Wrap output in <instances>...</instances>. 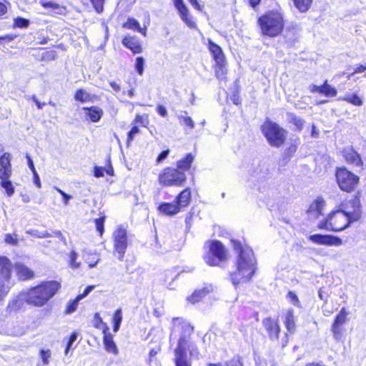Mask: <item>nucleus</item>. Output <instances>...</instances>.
Returning a JSON list of instances; mask_svg holds the SVG:
<instances>
[{
    "mask_svg": "<svg viewBox=\"0 0 366 366\" xmlns=\"http://www.w3.org/2000/svg\"><path fill=\"white\" fill-rule=\"evenodd\" d=\"M347 313L345 308H342L340 313L336 316L332 327V332L336 340H340L342 336V327L346 322Z\"/></svg>",
    "mask_w": 366,
    "mask_h": 366,
    "instance_id": "nucleus-14",
    "label": "nucleus"
},
{
    "mask_svg": "<svg viewBox=\"0 0 366 366\" xmlns=\"http://www.w3.org/2000/svg\"><path fill=\"white\" fill-rule=\"evenodd\" d=\"M284 322L288 332L291 333L294 332L295 330V321L294 312L292 310H287L285 315V320Z\"/></svg>",
    "mask_w": 366,
    "mask_h": 366,
    "instance_id": "nucleus-34",
    "label": "nucleus"
},
{
    "mask_svg": "<svg viewBox=\"0 0 366 366\" xmlns=\"http://www.w3.org/2000/svg\"><path fill=\"white\" fill-rule=\"evenodd\" d=\"M227 65L226 60L221 63H216L215 66V75L216 77L220 80L224 81L226 79L227 74Z\"/></svg>",
    "mask_w": 366,
    "mask_h": 366,
    "instance_id": "nucleus-35",
    "label": "nucleus"
},
{
    "mask_svg": "<svg viewBox=\"0 0 366 366\" xmlns=\"http://www.w3.org/2000/svg\"><path fill=\"white\" fill-rule=\"evenodd\" d=\"M57 54L55 51H46L42 54V59L46 61L54 60L56 57Z\"/></svg>",
    "mask_w": 366,
    "mask_h": 366,
    "instance_id": "nucleus-51",
    "label": "nucleus"
},
{
    "mask_svg": "<svg viewBox=\"0 0 366 366\" xmlns=\"http://www.w3.org/2000/svg\"><path fill=\"white\" fill-rule=\"evenodd\" d=\"M309 240L317 244L338 247L342 244V240L335 236L315 234L310 235Z\"/></svg>",
    "mask_w": 366,
    "mask_h": 366,
    "instance_id": "nucleus-13",
    "label": "nucleus"
},
{
    "mask_svg": "<svg viewBox=\"0 0 366 366\" xmlns=\"http://www.w3.org/2000/svg\"><path fill=\"white\" fill-rule=\"evenodd\" d=\"M26 232L36 238H47L52 236L46 231H39L37 229H29Z\"/></svg>",
    "mask_w": 366,
    "mask_h": 366,
    "instance_id": "nucleus-45",
    "label": "nucleus"
},
{
    "mask_svg": "<svg viewBox=\"0 0 366 366\" xmlns=\"http://www.w3.org/2000/svg\"><path fill=\"white\" fill-rule=\"evenodd\" d=\"M169 153V149H167V150H165V151L162 152L159 154V156H158V157H157V163H160V162H162L163 160H164V159L167 157V156H168Z\"/></svg>",
    "mask_w": 366,
    "mask_h": 366,
    "instance_id": "nucleus-61",
    "label": "nucleus"
},
{
    "mask_svg": "<svg viewBox=\"0 0 366 366\" xmlns=\"http://www.w3.org/2000/svg\"><path fill=\"white\" fill-rule=\"evenodd\" d=\"M39 3L44 8L49 9L52 14H64L66 11L65 6L51 1L41 0Z\"/></svg>",
    "mask_w": 366,
    "mask_h": 366,
    "instance_id": "nucleus-23",
    "label": "nucleus"
},
{
    "mask_svg": "<svg viewBox=\"0 0 366 366\" xmlns=\"http://www.w3.org/2000/svg\"><path fill=\"white\" fill-rule=\"evenodd\" d=\"M77 254L72 251L70 254V265L73 268H77L79 266V263L76 262Z\"/></svg>",
    "mask_w": 366,
    "mask_h": 366,
    "instance_id": "nucleus-55",
    "label": "nucleus"
},
{
    "mask_svg": "<svg viewBox=\"0 0 366 366\" xmlns=\"http://www.w3.org/2000/svg\"><path fill=\"white\" fill-rule=\"evenodd\" d=\"M104 217H102L94 219L97 231L99 233L100 236H102L104 233Z\"/></svg>",
    "mask_w": 366,
    "mask_h": 366,
    "instance_id": "nucleus-46",
    "label": "nucleus"
},
{
    "mask_svg": "<svg viewBox=\"0 0 366 366\" xmlns=\"http://www.w3.org/2000/svg\"><path fill=\"white\" fill-rule=\"evenodd\" d=\"M194 157L192 154H188L184 158L177 162V168L183 171L188 170L193 162Z\"/></svg>",
    "mask_w": 366,
    "mask_h": 366,
    "instance_id": "nucleus-37",
    "label": "nucleus"
},
{
    "mask_svg": "<svg viewBox=\"0 0 366 366\" xmlns=\"http://www.w3.org/2000/svg\"><path fill=\"white\" fill-rule=\"evenodd\" d=\"M232 246L237 254L235 270L230 272L231 281L235 287L249 282L257 269V261L252 249L239 241L232 240Z\"/></svg>",
    "mask_w": 366,
    "mask_h": 366,
    "instance_id": "nucleus-1",
    "label": "nucleus"
},
{
    "mask_svg": "<svg viewBox=\"0 0 366 366\" xmlns=\"http://www.w3.org/2000/svg\"><path fill=\"white\" fill-rule=\"evenodd\" d=\"M249 173V180L257 184L259 190L264 189L271 182L272 173L265 162L257 161L253 163Z\"/></svg>",
    "mask_w": 366,
    "mask_h": 366,
    "instance_id": "nucleus-7",
    "label": "nucleus"
},
{
    "mask_svg": "<svg viewBox=\"0 0 366 366\" xmlns=\"http://www.w3.org/2000/svg\"><path fill=\"white\" fill-rule=\"evenodd\" d=\"M29 21L24 18H16L14 20V26L19 28H26L29 26Z\"/></svg>",
    "mask_w": 366,
    "mask_h": 366,
    "instance_id": "nucleus-48",
    "label": "nucleus"
},
{
    "mask_svg": "<svg viewBox=\"0 0 366 366\" xmlns=\"http://www.w3.org/2000/svg\"><path fill=\"white\" fill-rule=\"evenodd\" d=\"M186 175L178 169L166 168L159 175V182L164 186L179 187L186 181Z\"/></svg>",
    "mask_w": 366,
    "mask_h": 366,
    "instance_id": "nucleus-10",
    "label": "nucleus"
},
{
    "mask_svg": "<svg viewBox=\"0 0 366 366\" xmlns=\"http://www.w3.org/2000/svg\"><path fill=\"white\" fill-rule=\"evenodd\" d=\"M190 201L191 190L189 188H187L179 194L174 202L179 207V209H182V208L187 207L189 204Z\"/></svg>",
    "mask_w": 366,
    "mask_h": 366,
    "instance_id": "nucleus-26",
    "label": "nucleus"
},
{
    "mask_svg": "<svg viewBox=\"0 0 366 366\" xmlns=\"http://www.w3.org/2000/svg\"><path fill=\"white\" fill-rule=\"evenodd\" d=\"M189 337L190 335H188L187 337V344L186 345V350H187L189 351L191 357L198 358L199 356V350L197 347V345L194 342H189Z\"/></svg>",
    "mask_w": 366,
    "mask_h": 366,
    "instance_id": "nucleus-43",
    "label": "nucleus"
},
{
    "mask_svg": "<svg viewBox=\"0 0 366 366\" xmlns=\"http://www.w3.org/2000/svg\"><path fill=\"white\" fill-rule=\"evenodd\" d=\"M208 47L215 63H221L226 60L223 51L219 45L209 40Z\"/></svg>",
    "mask_w": 366,
    "mask_h": 366,
    "instance_id": "nucleus-24",
    "label": "nucleus"
},
{
    "mask_svg": "<svg viewBox=\"0 0 366 366\" xmlns=\"http://www.w3.org/2000/svg\"><path fill=\"white\" fill-rule=\"evenodd\" d=\"M262 32L269 36L279 35L284 28V19L278 11H269L260 16L258 19Z\"/></svg>",
    "mask_w": 366,
    "mask_h": 366,
    "instance_id": "nucleus-4",
    "label": "nucleus"
},
{
    "mask_svg": "<svg viewBox=\"0 0 366 366\" xmlns=\"http://www.w3.org/2000/svg\"><path fill=\"white\" fill-rule=\"evenodd\" d=\"M159 211L165 215H174L180 212L179 207L175 203L163 202L158 207Z\"/></svg>",
    "mask_w": 366,
    "mask_h": 366,
    "instance_id": "nucleus-25",
    "label": "nucleus"
},
{
    "mask_svg": "<svg viewBox=\"0 0 366 366\" xmlns=\"http://www.w3.org/2000/svg\"><path fill=\"white\" fill-rule=\"evenodd\" d=\"M104 167H94V176L96 177H101L104 176Z\"/></svg>",
    "mask_w": 366,
    "mask_h": 366,
    "instance_id": "nucleus-60",
    "label": "nucleus"
},
{
    "mask_svg": "<svg viewBox=\"0 0 366 366\" xmlns=\"http://www.w3.org/2000/svg\"><path fill=\"white\" fill-rule=\"evenodd\" d=\"M343 100L355 105V106H361L362 104V99L355 94H347Z\"/></svg>",
    "mask_w": 366,
    "mask_h": 366,
    "instance_id": "nucleus-44",
    "label": "nucleus"
},
{
    "mask_svg": "<svg viewBox=\"0 0 366 366\" xmlns=\"http://www.w3.org/2000/svg\"><path fill=\"white\" fill-rule=\"evenodd\" d=\"M336 179L341 190L350 192L359 183V177L345 168H339L336 171Z\"/></svg>",
    "mask_w": 366,
    "mask_h": 366,
    "instance_id": "nucleus-9",
    "label": "nucleus"
},
{
    "mask_svg": "<svg viewBox=\"0 0 366 366\" xmlns=\"http://www.w3.org/2000/svg\"><path fill=\"white\" fill-rule=\"evenodd\" d=\"M290 302L295 306H298L300 302L297 296L292 292H289L287 295Z\"/></svg>",
    "mask_w": 366,
    "mask_h": 366,
    "instance_id": "nucleus-59",
    "label": "nucleus"
},
{
    "mask_svg": "<svg viewBox=\"0 0 366 366\" xmlns=\"http://www.w3.org/2000/svg\"><path fill=\"white\" fill-rule=\"evenodd\" d=\"M294 2V4L295 7L300 11V12H305L307 11L312 2V0H292Z\"/></svg>",
    "mask_w": 366,
    "mask_h": 366,
    "instance_id": "nucleus-40",
    "label": "nucleus"
},
{
    "mask_svg": "<svg viewBox=\"0 0 366 366\" xmlns=\"http://www.w3.org/2000/svg\"><path fill=\"white\" fill-rule=\"evenodd\" d=\"M144 59L142 56H139L136 59V63H135V68L137 71V73L139 75H142L144 72Z\"/></svg>",
    "mask_w": 366,
    "mask_h": 366,
    "instance_id": "nucleus-47",
    "label": "nucleus"
},
{
    "mask_svg": "<svg viewBox=\"0 0 366 366\" xmlns=\"http://www.w3.org/2000/svg\"><path fill=\"white\" fill-rule=\"evenodd\" d=\"M157 112L159 113V114L161 115L162 117H167V109L164 106L159 105L157 108Z\"/></svg>",
    "mask_w": 366,
    "mask_h": 366,
    "instance_id": "nucleus-62",
    "label": "nucleus"
},
{
    "mask_svg": "<svg viewBox=\"0 0 366 366\" xmlns=\"http://www.w3.org/2000/svg\"><path fill=\"white\" fill-rule=\"evenodd\" d=\"M262 325L272 340H277L280 332V327L276 320L266 318L263 320Z\"/></svg>",
    "mask_w": 366,
    "mask_h": 366,
    "instance_id": "nucleus-15",
    "label": "nucleus"
},
{
    "mask_svg": "<svg viewBox=\"0 0 366 366\" xmlns=\"http://www.w3.org/2000/svg\"><path fill=\"white\" fill-rule=\"evenodd\" d=\"M104 345L105 350L110 353L114 355L118 354V350L116 344L113 340V337L111 334H104Z\"/></svg>",
    "mask_w": 366,
    "mask_h": 366,
    "instance_id": "nucleus-31",
    "label": "nucleus"
},
{
    "mask_svg": "<svg viewBox=\"0 0 366 366\" xmlns=\"http://www.w3.org/2000/svg\"><path fill=\"white\" fill-rule=\"evenodd\" d=\"M321 94H324L326 97H335L337 94V92L335 88L327 84V81H325L323 85H322Z\"/></svg>",
    "mask_w": 366,
    "mask_h": 366,
    "instance_id": "nucleus-41",
    "label": "nucleus"
},
{
    "mask_svg": "<svg viewBox=\"0 0 366 366\" xmlns=\"http://www.w3.org/2000/svg\"><path fill=\"white\" fill-rule=\"evenodd\" d=\"M55 189L62 196L64 204L67 205L69 201L72 198V197L69 194H67L63 190L58 187H55Z\"/></svg>",
    "mask_w": 366,
    "mask_h": 366,
    "instance_id": "nucleus-56",
    "label": "nucleus"
},
{
    "mask_svg": "<svg viewBox=\"0 0 366 366\" xmlns=\"http://www.w3.org/2000/svg\"><path fill=\"white\" fill-rule=\"evenodd\" d=\"M122 321V312L121 309H118L115 311V312L113 315V317H112L113 331L114 332H117L119 331Z\"/></svg>",
    "mask_w": 366,
    "mask_h": 366,
    "instance_id": "nucleus-39",
    "label": "nucleus"
},
{
    "mask_svg": "<svg viewBox=\"0 0 366 366\" xmlns=\"http://www.w3.org/2000/svg\"><path fill=\"white\" fill-rule=\"evenodd\" d=\"M309 88H310V91L312 93L318 92V93L321 94L322 86H317L315 84H311Z\"/></svg>",
    "mask_w": 366,
    "mask_h": 366,
    "instance_id": "nucleus-64",
    "label": "nucleus"
},
{
    "mask_svg": "<svg viewBox=\"0 0 366 366\" xmlns=\"http://www.w3.org/2000/svg\"><path fill=\"white\" fill-rule=\"evenodd\" d=\"M1 179V186L5 189L6 194L9 197H11L14 193V187L12 185L11 182L9 180V179H4V178H0Z\"/></svg>",
    "mask_w": 366,
    "mask_h": 366,
    "instance_id": "nucleus-42",
    "label": "nucleus"
},
{
    "mask_svg": "<svg viewBox=\"0 0 366 366\" xmlns=\"http://www.w3.org/2000/svg\"><path fill=\"white\" fill-rule=\"evenodd\" d=\"M9 288V279H5L4 276L0 274V300L6 297Z\"/></svg>",
    "mask_w": 366,
    "mask_h": 366,
    "instance_id": "nucleus-38",
    "label": "nucleus"
},
{
    "mask_svg": "<svg viewBox=\"0 0 366 366\" xmlns=\"http://www.w3.org/2000/svg\"><path fill=\"white\" fill-rule=\"evenodd\" d=\"M77 339V333L74 332L69 337V341L66 345V347L65 349L64 353L66 355H68L69 351L72 346L73 343Z\"/></svg>",
    "mask_w": 366,
    "mask_h": 366,
    "instance_id": "nucleus-49",
    "label": "nucleus"
},
{
    "mask_svg": "<svg viewBox=\"0 0 366 366\" xmlns=\"http://www.w3.org/2000/svg\"><path fill=\"white\" fill-rule=\"evenodd\" d=\"M139 133V129L137 126H134L128 134L127 142H132L136 134Z\"/></svg>",
    "mask_w": 366,
    "mask_h": 366,
    "instance_id": "nucleus-54",
    "label": "nucleus"
},
{
    "mask_svg": "<svg viewBox=\"0 0 366 366\" xmlns=\"http://www.w3.org/2000/svg\"><path fill=\"white\" fill-rule=\"evenodd\" d=\"M59 287L60 284L56 281L44 282L27 292H21L18 298L29 305L41 307L56 294Z\"/></svg>",
    "mask_w": 366,
    "mask_h": 366,
    "instance_id": "nucleus-2",
    "label": "nucleus"
},
{
    "mask_svg": "<svg viewBox=\"0 0 366 366\" xmlns=\"http://www.w3.org/2000/svg\"><path fill=\"white\" fill-rule=\"evenodd\" d=\"M124 27L141 33L144 36L147 35V27H142L137 20L134 18H129L124 24Z\"/></svg>",
    "mask_w": 366,
    "mask_h": 366,
    "instance_id": "nucleus-29",
    "label": "nucleus"
},
{
    "mask_svg": "<svg viewBox=\"0 0 366 366\" xmlns=\"http://www.w3.org/2000/svg\"><path fill=\"white\" fill-rule=\"evenodd\" d=\"M173 327L172 334L180 333L177 346L174 350L176 366H191L187 360L186 345L187 336L193 333L194 328L191 325L180 317H175L172 320Z\"/></svg>",
    "mask_w": 366,
    "mask_h": 366,
    "instance_id": "nucleus-3",
    "label": "nucleus"
},
{
    "mask_svg": "<svg viewBox=\"0 0 366 366\" xmlns=\"http://www.w3.org/2000/svg\"><path fill=\"white\" fill-rule=\"evenodd\" d=\"M74 99L81 103L89 102L92 100V95L86 90L79 89L75 93Z\"/></svg>",
    "mask_w": 366,
    "mask_h": 366,
    "instance_id": "nucleus-36",
    "label": "nucleus"
},
{
    "mask_svg": "<svg viewBox=\"0 0 366 366\" xmlns=\"http://www.w3.org/2000/svg\"><path fill=\"white\" fill-rule=\"evenodd\" d=\"M33 175H34V184H36V186L38 187V188H40L41 187V181H40V179H39V174L37 173L36 171L35 172H33Z\"/></svg>",
    "mask_w": 366,
    "mask_h": 366,
    "instance_id": "nucleus-63",
    "label": "nucleus"
},
{
    "mask_svg": "<svg viewBox=\"0 0 366 366\" xmlns=\"http://www.w3.org/2000/svg\"><path fill=\"white\" fill-rule=\"evenodd\" d=\"M343 155L347 163L355 167H361L362 164L360 154L352 148H346L343 151Z\"/></svg>",
    "mask_w": 366,
    "mask_h": 366,
    "instance_id": "nucleus-19",
    "label": "nucleus"
},
{
    "mask_svg": "<svg viewBox=\"0 0 366 366\" xmlns=\"http://www.w3.org/2000/svg\"><path fill=\"white\" fill-rule=\"evenodd\" d=\"M325 205V201L321 199L318 198L315 199L310 206V208L308 209V214L312 217V216L317 218L319 215L322 214V211Z\"/></svg>",
    "mask_w": 366,
    "mask_h": 366,
    "instance_id": "nucleus-27",
    "label": "nucleus"
},
{
    "mask_svg": "<svg viewBox=\"0 0 366 366\" xmlns=\"http://www.w3.org/2000/svg\"><path fill=\"white\" fill-rule=\"evenodd\" d=\"M178 119L186 133H189L194 128V122L190 117L179 114Z\"/></svg>",
    "mask_w": 366,
    "mask_h": 366,
    "instance_id": "nucleus-32",
    "label": "nucleus"
},
{
    "mask_svg": "<svg viewBox=\"0 0 366 366\" xmlns=\"http://www.w3.org/2000/svg\"><path fill=\"white\" fill-rule=\"evenodd\" d=\"M340 211L342 212L348 217L351 223L357 221L362 214L359 199L353 198L349 200L345 205L342 206V209Z\"/></svg>",
    "mask_w": 366,
    "mask_h": 366,
    "instance_id": "nucleus-12",
    "label": "nucleus"
},
{
    "mask_svg": "<svg viewBox=\"0 0 366 366\" xmlns=\"http://www.w3.org/2000/svg\"><path fill=\"white\" fill-rule=\"evenodd\" d=\"M261 129L271 146L280 147L284 144L287 132L278 124L271 120H267L262 125Z\"/></svg>",
    "mask_w": 366,
    "mask_h": 366,
    "instance_id": "nucleus-6",
    "label": "nucleus"
},
{
    "mask_svg": "<svg viewBox=\"0 0 366 366\" xmlns=\"http://www.w3.org/2000/svg\"><path fill=\"white\" fill-rule=\"evenodd\" d=\"M351 222L348 217L340 209L331 213L329 217L318 224L319 229L340 232L346 229Z\"/></svg>",
    "mask_w": 366,
    "mask_h": 366,
    "instance_id": "nucleus-8",
    "label": "nucleus"
},
{
    "mask_svg": "<svg viewBox=\"0 0 366 366\" xmlns=\"http://www.w3.org/2000/svg\"><path fill=\"white\" fill-rule=\"evenodd\" d=\"M114 241V254L117 255L119 260L122 261L128 246L127 230L122 227H118L112 234Z\"/></svg>",
    "mask_w": 366,
    "mask_h": 366,
    "instance_id": "nucleus-11",
    "label": "nucleus"
},
{
    "mask_svg": "<svg viewBox=\"0 0 366 366\" xmlns=\"http://www.w3.org/2000/svg\"><path fill=\"white\" fill-rule=\"evenodd\" d=\"M122 44L130 49L133 54L142 52V45L139 40L135 36H126L122 41Z\"/></svg>",
    "mask_w": 366,
    "mask_h": 366,
    "instance_id": "nucleus-20",
    "label": "nucleus"
},
{
    "mask_svg": "<svg viewBox=\"0 0 366 366\" xmlns=\"http://www.w3.org/2000/svg\"><path fill=\"white\" fill-rule=\"evenodd\" d=\"M211 290L210 287H204L202 290L194 291L192 295L187 297V300L194 304L199 302L202 298H203Z\"/></svg>",
    "mask_w": 366,
    "mask_h": 366,
    "instance_id": "nucleus-33",
    "label": "nucleus"
},
{
    "mask_svg": "<svg viewBox=\"0 0 366 366\" xmlns=\"http://www.w3.org/2000/svg\"><path fill=\"white\" fill-rule=\"evenodd\" d=\"M82 111L84 112L85 117L94 123L99 122L104 114L102 109L97 106L83 107Z\"/></svg>",
    "mask_w": 366,
    "mask_h": 366,
    "instance_id": "nucleus-18",
    "label": "nucleus"
},
{
    "mask_svg": "<svg viewBox=\"0 0 366 366\" xmlns=\"http://www.w3.org/2000/svg\"><path fill=\"white\" fill-rule=\"evenodd\" d=\"M95 10L100 13L103 11V4L104 0H91Z\"/></svg>",
    "mask_w": 366,
    "mask_h": 366,
    "instance_id": "nucleus-53",
    "label": "nucleus"
},
{
    "mask_svg": "<svg viewBox=\"0 0 366 366\" xmlns=\"http://www.w3.org/2000/svg\"><path fill=\"white\" fill-rule=\"evenodd\" d=\"M11 272V264L10 260L5 257H0V274L4 276L5 279H10Z\"/></svg>",
    "mask_w": 366,
    "mask_h": 366,
    "instance_id": "nucleus-28",
    "label": "nucleus"
},
{
    "mask_svg": "<svg viewBox=\"0 0 366 366\" xmlns=\"http://www.w3.org/2000/svg\"><path fill=\"white\" fill-rule=\"evenodd\" d=\"M40 356L44 365L49 364V358L51 357V352L49 350H41L40 351Z\"/></svg>",
    "mask_w": 366,
    "mask_h": 366,
    "instance_id": "nucleus-52",
    "label": "nucleus"
},
{
    "mask_svg": "<svg viewBox=\"0 0 366 366\" xmlns=\"http://www.w3.org/2000/svg\"><path fill=\"white\" fill-rule=\"evenodd\" d=\"M94 285L88 286L84 290V291L82 294L79 295L74 300L69 302L67 307H66V313L71 314L74 312H75L77 308L79 301L81 300L85 297H86L94 290Z\"/></svg>",
    "mask_w": 366,
    "mask_h": 366,
    "instance_id": "nucleus-21",
    "label": "nucleus"
},
{
    "mask_svg": "<svg viewBox=\"0 0 366 366\" xmlns=\"http://www.w3.org/2000/svg\"><path fill=\"white\" fill-rule=\"evenodd\" d=\"M174 6L178 10L182 20L189 27H194L195 24L189 18V11L183 0H173Z\"/></svg>",
    "mask_w": 366,
    "mask_h": 366,
    "instance_id": "nucleus-17",
    "label": "nucleus"
},
{
    "mask_svg": "<svg viewBox=\"0 0 366 366\" xmlns=\"http://www.w3.org/2000/svg\"><path fill=\"white\" fill-rule=\"evenodd\" d=\"M14 269L16 275L20 280H26L34 277V272L22 263H16Z\"/></svg>",
    "mask_w": 366,
    "mask_h": 366,
    "instance_id": "nucleus-22",
    "label": "nucleus"
},
{
    "mask_svg": "<svg viewBox=\"0 0 366 366\" xmlns=\"http://www.w3.org/2000/svg\"><path fill=\"white\" fill-rule=\"evenodd\" d=\"M286 119L289 123L292 124L298 131H301L304 127V119L292 112L286 113Z\"/></svg>",
    "mask_w": 366,
    "mask_h": 366,
    "instance_id": "nucleus-30",
    "label": "nucleus"
},
{
    "mask_svg": "<svg viewBox=\"0 0 366 366\" xmlns=\"http://www.w3.org/2000/svg\"><path fill=\"white\" fill-rule=\"evenodd\" d=\"M225 366H243L241 360L238 359H232L225 363Z\"/></svg>",
    "mask_w": 366,
    "mask_h": 366,
    "instance_id": "nucleus-58",
    "label": "nucleus"
},
{
    "mask_svg": "<svg viewBox=\"0 0 366 366\" xmlns=\"http://www.w3.org/2000/svg\"><path fill=\"white\" fill-rule=\"evenodd\" d=\"M205 253L203 259L212 267L219 266L227 259V252L224 246L218 240H209L204 243Z\"/></svg>",
    "mask_w": 366,
    "mask_h": 366,
    "instance_id": "nucleus-5",
    "label": "nucleus"
},
{
    "mask_svg": "<svg viewBox=\"0 0 366 366\" xmlns=\"http://www.w3.org/2000/svg\"><path fill=\"white\" fill-rule=\"evenodd\" d=\"M16 237L17 235L16 234H6L4 238L5 242L9 244L16 245L18 244V239Z\"/></svg>",
    "mask_w": 366,
    "mask_h": 366,
    "instance_id": "nucleus-50",
    "label": "nucleus"
},
{
    "mask_svg": "<svg viewBox=\"0 0 366 366\" xmlns=\"http://www.w3.org/2000/svg\"><path fill=\"white\" fill-rule=\"evenodd\" d=\"M24 333H25V330L21 327H17L16 328H14L13 330H9L7 331V334L14 335H21Z\"/></svg>",
    "mask_w": 366,
    "mask_h": 366,
    "instance_id": "nucleus-57",
    "label": "nucleus"
},
{
    "mask_svg": "<svg viewBox=\"0 0 366 366\" xmlns=\"http://www.w3.org/2000/svg\"><path fill=\"white\" fill-rule=\"evenodd\" d=\"M11 174V154L6 152L0 157V178L9 179Z\"/></svg>",
    "mask_w": 366,
    "mask_h": 366,
    "instance_id": "nucleus-16",
    "label": "nucleus"
}]
</instances>
